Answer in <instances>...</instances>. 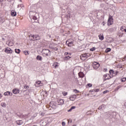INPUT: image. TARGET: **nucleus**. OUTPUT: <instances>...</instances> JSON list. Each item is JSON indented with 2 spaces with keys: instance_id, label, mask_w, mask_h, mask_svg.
Returning a JSON list of instances; mask_svg holds the SVG:
<instances>
[{
  "instance_id": "33",
  "label": "nucleus",
  "mask_w": 126,
  "mask_h": 126,
  "mask_svg": "<svg viewBox=\"0 0 126 126\" xmlns=\"http://www.w3.org/2000/svg\"><path fill=\"white\" fill-rule=\"evenodd\" d=\"M63 96H66V95H67V92H63Z\"/></svg>"
},
{
  "instance_id": "52",
  "label": "nucleus",
  "mask_w": 126,
  "mask_h": 126,
  "mask_svg": "<svg viewBox=\"0 0 126 126\" xmlns=\"http://www.w3.org/2000/svg\"><path fill=\"white\" fill-rule=\"evenodd\" d=\"M125 32H126V28L125 29L124 31Z\"/></svg>"
},
{
  "instance_id": "44",
  "label": "nucleus",
  "mask_w": 126,
  "mask_h": 126,
  "mask_svg": "<svg viewBox=\"0 0 126 126\" xmlns=\"http://www.w3.org/2000/svg\"><path fill=\"white\" fill-rule=\"evenodd\" d=\"M75 108H76V107H75V106H72V107H71V109L72 110H74V109H75Z\"/></svg>"
},
{
  "instance_id": "45",
  "label": "nucleus",
  "mask_w": 126,
  "mask_h": 126,
  "mask_svg": "<svg viewBox=\"0 0 126 126\" xmlns=\"http://www.w3.org/2000/svg\"><path fill=\"white\" fill-rule=\"evenodd\" d=\"M99 90L98 89L94 90V92H99Z\"/></svg>"
},
{
  "instance_id": "56",
  "label": "nucleus",
  "mask_w": 126,
  "mask_h": 126,
  "mask_svg": "<svg viewBox=\"0 0 126 126\" xmlns=\"http://www.w3.org/2000/svg\"><path fill=\"white\" fill-rule=\"evenodd\" d=\"M0 19H1V18L0 17Z\"/></svg>"
},
{
  "instance_id": "32",
  "label": "nucleus",
  "mask_w": 126,
  "mask_h": 126,
  "mask_svg": "<svg viewBox=\"0 0 126 126\" xmlns=\"http://www.w3.org/2000/svg\"><path fill=\"white\" fill-rule=\"evenodd\" d=\"M25 55L26 56H28V55H29V52H28V51H25Z\"/></svg>"
},
{
  "instance_id": "36",
  "label": "nucleus",
  "mask_w": 126,
  "mask_h": 126,
  "mask_svg": "<svg viewBox=\"0 0 126 126\" xmlns=\"http://www.w3.org/2000/svg\"><path fill=\"white\" fill-rule=\"evenodd\" d=\"M122 86H118L116 88V90L118 91L119 89H120V88H122Z\"/></svg>"
},
{
  "instance_id": "2",
  "label": "nucleus",
  "mask_w": 126,
  "mask_h": 126,
  "mask_svg": "<svg viewBox=\"0 0 126 126\" xmlns=\"http://www.w3.org/2000/svg\"><path fill=\"white\" fill-rule=\"evenodd\" d=\"M91 55L89 53H85L81 55V60L82 61H85L87 59H88L90 57Z\"/></svg>"
},
{
  "instance_id": "48",
  "label": "nucleus",
  "mask_w": 126,
  "mask_h": 126,
  "mask_svg": "<svg viewBox=\"0 0 126 126\" xmlns=\"http://www.w3.org/2000/svg\"><path fill=\"white\" fill-rule=\"evenodd\" d=\"M72 111V110L71 109H71H69L68 110V112H71Z\"/></svg>"
},
{
  "instance_id": "15",
  "label": "nucleus",
  "mask_w": 126,
  "mask_h": 126,
  "mask_svg": "<svg viewBox=\"0 0 126 126\" xmlns=\"http://www.w3.org/2000/svg\"><path fill=\"white\" fill-rule=\"evenodd\" d=\"M4 95L5 96H12V93L7 91L4 93Z\"/></svg>"
},
{
  "instance_id": "17",
  "label": "nucleus",
  "mask_w": 126,
  "mask_h": 126,
  "mask_svg": "<svg viewBox=\"0 0 126 126\" xmlns=\"http://www.w3.org/2000/svg\"><path fill=\"white\" fill-rule=\"evenodd\" d=\"M105 107L106 105H105V104H102V105L98 107V109L100 110V111H102L104 110V109H105Z\"/></svg>"
},
{
  "instance_id": "3",
  "label": "nucleus",
  "mask_w": 126,
  "mask_h": 126,
  "mask_svg": "<svg viewBox=\"0 0 126 126\" xmlns=\"http://www.w3.org/2000/svg\"><path fill=\"white\" fill-rule=\"evenodd\" d=\"M114 23V19L113 18V16L109 15L108 22H107V25L110 26V25H112Z\"/></svg>"
},
{
  "instance_id": "43",
  "label": "nucleus",
  "mask_w": 126,
  "mask_h": 126,
  "mask_svg": "<svg viewBox=\"0 0 126 126\" xmlns=\"http://www.w3.org/2000/svg\"><path fill=\"white\" fill-rule=\"evenodd\" d=\"M88 86H89V87H92V84H88Z\"/></svg>"
},
{
  "instance_id": "12",
  "label": "nucleus",
  "mask_w": 126,
  "mask_h": 126,
  "mask_svg": "<svg viewBox=\"0 0 126 126\" xmlns=\"http://www.w3.org/2000/svg\"><path fill=\"white\" fill-rule=\"evenodd\" d=\"M57 103L58 105H63V104H64V101H63V99H58L57 100Z\"/></svg>"
},
{
  "instance_id": "31",
  "label": "nucleus",
  "mask_w": 126,
  "mask_h": 126,
  "mask_svg": "<svg viewBox=\"0 0 126 126\" xmlns=\"http://www.w3.org/2000/svg\"><path fill=\"white\" fill-rule=\"evenodd\" d=\"M65 56H71V53H68V52H65L64 53Z\"/></svg>"
},
{
  "instance_id": "20",
  "label": "nucleus",
  "mask_w": 126,
  "mask_h": 126,
  "mask_svg": "<svg viewBox=\"0 0 126 126\" xmlns=\"http://www.w3.org/2000/svg\"><path fill=\"white\" fill-rule=\"evenodd\" d=\"M98 37L99 38V40H101V41H103V40H104V36H103V34H99Z\"/></svg>"
},
{
  "instance_id": "4",
  "label": "nucleus",
  "mask_w": 126,
  "mask_h": 126,
  "mask_svg": "<svg viewBox=\"0 0 126 126\" xmlns=\"http://www.w3.org/2000/svg\"><path fill=\"white\" fill-rule=\"evenodd\" d=\"M74 41L72 39H69L67 40L66 44L68 47H72L73 46Z\"/></svg>"
},
{
  "instance_id": "22",
  "label": "nucleus",
  "mask_w": 126,
  "mask_h": 126,
  "mask_svg": "<svg viewBox=\"0 0 126 126\" xmlns=\"http://www.w3.org/2000/svg\"><path fill=\"white\" fill-rule=\"evenodd\" d=\"M109 73H110L111 75H112L111 77H113V75H114V74H115V71L114 70L111 69L109 71Z\"/></svg>"
},
{
  "instance_id": "9",
  "label": "nucleus",
  "mask_w": 126,
  "mask_h": 126,
  "mask_svg": "<svg viewBox=\"0 0 126 126\" xmlns=\"http://www.w3.org/2000/svg\"><path fill=\"white\" fill-rule=\"evenodd\" d=\"M99 66H100V64L98 63L94 62L93 64V67L95 69L99 68Z\"/></svg>"
},
{
  "instance_id": "26",
  "label": "nucleus",
  "mask_w": 126,
  "mask_h": 126,
  "mask_svg": "<svg viewBox=\"0 0 126 126\" xmlns=\"http://www.w3.org/2000/svg\"><path fill=\"white\" fill-rule=\"evenodd\" d=\"M15 53H16V54H20V49H16L15 50Z\"/></svg>"
},
{
  "instance_id": "23",
  "label": "nucleus",
  "mask_w": 126,
  "mask_h": 126,
  "mask_svg": "<svg viewBox=\"0 0 126 126\" xmlns=\"http://www.w3.org/2000/svg\"><path fill=\"white\" fill-rule=\"evenodd\" d=\"M11 14L12 16H16V12L14 11H11Z\"/></svg>"
},
{
  "instance_id": "50",
  "label": "nucleus",
  "mask_w": 126,
  "mask_h": 126,
  "mask_svg": "<svg viewBox=\"0 0 126 126\" xmlns=\"http://www.w3.org/2000/svg\"><path fill=\"white\" fill-rule=\"evenodd\" d=\"M2 1H3V0H0V3H1V2H2Z\"/></svg>"
},
{
  "instance_id": "46",
  "label": "nucleus",
  "mask_w": 126,
  "mask_h": 126,
  "mask_svg": "<svg viewBox=\"0 0 126 126\" xmlns=\"http://www.w3.org/2000/svg\"><path fill=\"white\" fill-rule=\"evenodd\" d=\"M90 92H91V93L95 92V90H91L90 91Z\"/></svg>"
},
{
  "instance_id": "40",
  "label": "nucleus",
  "mask_w": 126,
  "mask_h": 126,
  "mask_svg": "<svg viewBox=\"0 0 126 126\" xmlns=\"http://www.w3.org/2000/svg\"><path fill=\"white\" fill-rule=\"evenodd\" d=\"M62 125L63 126H65V122H62Z\"/></svg>"
},
{
  "instance_id": "10",
  "label": "nucleus",
  "mask_w": 126,
  "mask_h": 126,
  "mask_svg": "<svg viewBox=\"0 0 126 126\" xmlns=\"http://www.w3.org/2000/svg\"><path fill=\"white\" fill-rule=\"evenodd\" d=\"M35 86L36 87H40V86H43V83H41V81H38L35 82Z\"/></svg>"
},
{
  "instance_id": "28",
  "label": "nucleus",
  "mask_w": 126,
  "mask_h": 126,
  "mask_svg": "<svg viewBox=\"0 0 126 126\" xmlns=\"http://www.w3.org/2000/svg\"><path fill=\"white\" fill-rule=\"evenodd\" d=\"M109 52H111V49L110 48H107L105 50V53H109Z\"/></svg>"
},
{
  "instance_id": "38",
  "label": "nucleus",
  "mask_w": 126,
  "mask_h": 126,
  "mask_svg": "<svg viewBox=\"0 0 126 126\" xmlns=\"http://www.w3.org/2000/svg\"><path fill=\"white\" fill-rule=\"evenodd\" d=\"M74 92H75V93H79V91L77 90H74Z\"/></svg>"
},
{
  "instance_id": "54",
  "label": "nucleus",
  "mask_w": 126,
  "mask_h": 126,
  "mask_svg": "<svg viewBox=\"0 0 126 126\" xmlns=\"http://www.w3.org/2000/svg\"><path fill=\"white\" fill-rule=\"evenodd\" d=\"M36 116H37V114H35L34 115V116L36 117Z\"/></svg>"
},
{
  "instance_id": "21",
  "label": "nucleus",
  "mask_w": 126,
  "mask_h": 126,
  "mask_svg": "<svg viewBox=\"0 0 126 126\" xmlns=\"http://www.w3.org/2000/svg\"><path fill=\"white\" fill-rule=\"evenodd\" d=\"M36 60L37 61H42V60H43V58L41 57V56H39V55H38L37 57H36Z\"/></svg>"
},
{
  "instance_id": "16",
  "label": "nucleus",
  "mask_w": 126,
  "mask_h": 126,
  "mask_svg": "<svg viewBox=\"0 0 126 126\" xmlns=\"http://www.w3.org/2000/svg\"><path fill=\"white\" fill-rule=\"evenodd\" d=\"M32 37L34 40H40V36L38 35H33Z\"/></svg>"
},
{
  "instance_id": "39",
  "label": "nucleus",
  "mask_w": 126,
  "mask_h": 126,
  "mask_svg": "<svg viewBox=\"0 0 126 126\" xmlns=\"http://www.w3.org/2000/svg\"><path fill=\"white\" fill-rule=\"evenodd\" d=\"M24 88H25V89H29V86H24Z\"/></svg>"
},
{
  "instance_id": "25",
  "label": "nucleus",
  "mask_w": 126,
  "mask_h": 126,
  "mask_svg": "<svg viewBox=\"0 0 126 126\" xmlns=\"http://www.w3.org/2000/svg\"><path fill=\"white\" fill-rule=\"evenodd\" d=\"M53 67L57 68L58 67V63H54L53 64Z\"/></svg>"
},
{
  "instance_id": "1",
  "label": "nucleus",
  "mask_w": 126,
  "mask_h": 126,
  "mask_svg": "<svg viewBox=\"0 0 126 126\" xmlns=\"http://www.w3.org/2000/svg\"><path fill=\"white\" fill-rule=\"evenodd\" d=\"M29 16L31 19L38 20V18H39V14L36 12L30 11L29 13Z\"/></svg>"
},
{
  "instance_id": "34",
  "label": "nucleus",
  "mask_w": 126,
  "mask_h": 126,
  "mask_svg": "<svg viewBox=\"0 0 126 126\" xmlns=\"http://www.w3.org/2000/svg\"><path fill=\"white\" fill-rule=\"evenodd\" d=\"M95 49L96 48L95 47H93L92 48L90 49V51H91L92 52H93V51H95Z\"/></svg>"
},
{
  "instance_id": "5",
  "label": "nucleus",
  "mask_w": 126,
  "mask_h": 126,
  "mask_svg": "<svg viewBox=\"0 0 126 126\" xmlns=\"http://www.w3.org/2000/svg\"><path fill=\"white\" fill-rule=\"evenodd\" d=\"M49 48L50 49H52V50H54V51H58V48H57V44L54 43H51L49 45Z\"/></svg>"
},
{
  "instance_id": "42",
  "label": "nucleus",
  "mask_w": 126,
  "mask_h": 126,
  "mask_svg": "<svg viewBox=\"0 0 126 126\" xmlns=\"http://www.w3.org/2000/svg\"><path fill=\"white\" fill-rule=\"evenodd\" d=\"M109 92V91H105L103 92V94H106V93H108Z\"/></svg>"
},
{
  "instance_id": "11",
  "label": "nucleus",
  "mask_w": 126,
  "mask_h": 126,
  "mask_svg": "<svg viewBox=\"0 0 126 126\" xmlns=\"http://www.w3.org/2000/svg\"><path fill=\"white\" fill-rule=\"evenodd\" d=\"M5 53H6V54H11L12 53V50L9 47H7L5 48Z\"/></svg>"
},
{
  "instance_id": "27",
  "label": "nucleus",
  "mask_w": 126,
  "mask_h": 126,
  "mask_svg": "<svg viewBox=\"0 0 126 126\" xmlns=\"http://www.w3.org/2000/svg\"><path fill=\"white\" fill-rule=\"evenodd\" d=\"M1 105L4 108H5L6 107V104L5 103L3 102L1 104Z\"/></svg>"
},
{
  "instance_id": "47",
  "label": "nucleus",
  "mask_w": 126,
  "mask_h": 126,
  "mask_svg": "<svg viewBox=\"0 0 126 126\" xmlns=\"http://www.w3.org/2000/svg\"><path fill=\"white\" fill-rule=\"evenodd\" d=\"M105 22H103L102 23V25H103V26H104V25H105Z\"/></svg>"
},
{
  "instance_id": "30",
  "label": "nucleus",
  "mask_w": 126,
  "mask_h": 126,
  "mask_svg": "<svg viewBox=\"0 0 126 126\" xmlns=\"http://www.w3.org/2000/svg\"><path fill=\"white\" fill-rule=\"evenodd\" d=\"M77 84L78 85H82V83L81 82H79L78 80L77 81Z\"/></svg>"
},
{
  "instance_id": "6",
  "label": "nucleus",
  "mask_w": 126,
  "mask_h": 126,
  "mask_svg": "<svg viewBox=\"0 0 126 126\" xmlns=\"http://www.w3.org/2000/svg\"><path fill=\"white\" fill-rule=\"evenodd\" d=\"M112 78V76L109 75V74H106L103 75V81H106V80H109Z\"/></svg>"
},
{
  "instance_id": "14",
  "label": "nucleus",
  "mask_w": 126,
  "mask_h": 126,
  "mask_svg": "<svg viewBox=\"0 0 126 126\" xmlns=\"http://www.w3.org/2000/svg\"><path fill=\"white\" fill-rule=\"evenodd\" d=\"M20 91L18 89H14L12 90V93H13V94H18Z\"/></svg>"
},
{
  "instance_id": "18",
  "label": "nucleus",
  "mask_w": 126,
  "mask_h": 126,
  "mask_svg": "<svg viewBox=\"0 0 126 126\" xmlns=\"http://www.w3.org/2000/svg\"><path fill=\"white\" fill-rule=\"evenodd\" d=\"M78 75L81 78H83V77H84V73L82 72H79Z\"/></svg>"
},
{
  "instance_id": "7",
  "label": "nucleus",
  "mask_w": 126,
  "mask_h": 126,
  "mask_svg": "<svg viewBox=\"0 0 126 126\" xmlns=\"http://www.w3.org/2000/svg\"><path fill=\"white\" fill-rule=\"evenodd\" d=\"M42 53L45 56H49L50 55V50L49 49H43Z\"/></svg>"
},
{
  "instance_id": "35",
  "label": "nucleus",
  "mask_w": 126,
  "mask_h": 126,
  "mask_svg": "<svg viewBox=\"0 0 126 126\" xmlns=\"http://www.w3.org/2000/svg\"><path fill=\"white\" fill-rule=\"evenodd\" d=\"M118 71H116L115 73L114 72V74H113V76H117L118 75Z\"/></svg>"
},
{
  "instance_id": "37",
  "label": "nucleus",
  "mask_w": 126,
  "mask_h": 126,
  "mask_svg": "<svg viewBox=\"0 0 126 126\" xmlns=\"http://www.w3.org/2000/svg\"><path fill=\"white\" fill-rule=\"evenodd\" d=\"M67 121H68V124H69V122L71 123H72V120L71 119L67 120Z\"/></svg>"
},
{
  "instance_id": "53",
  "label": "nucleus",
  "mask_w": 126,
  "mask_h": 126,
  "mask_svg": "<svg viewBox=\"0 0 126 126\" xmlns=\"http://www.w3.org/2000/svg\"><path fill=\"white\" fill-rule=\"evenodd\" d=\"M43 114L42 113H41V116H43Z\"/></svg>"
},
{
  "instance_id": "41",
  "label": "nucleus",
  "mask_w": 126,
  "mask_h": 126,
  "mask_svg": "<svg viewBox=\"0 0 126 126\" xmlns=\"http://www.w3.org/2000/svg\"><path fill=\"white\" fill-rule=\"evenodd\" d=\"M122 82H125V81H126V77L124 78L122 80Z\"/></svg>"
},
{
  "instance_id": "13",
  "label": "nucleus",
  "mask_w": 126,
  "mask_h": 126,
  "mask_svg": "<svg viewBox=\"0 0 126 126\" xmlns=\"http://www.w3.org/2000/svg\"><path fill=\"white\" fill-rule=\"evenodd\" d=\"M76 99V95H72L69 97L70 101H74Z\"/></svg>"
},
{
  "instance_id": "19",
  "label": "nucleus",
  "mask_w": 126,
  "mask_h": 126,
  "mask_svg": "<svg viewBox=\"0 0 126 126\" xmlns=\"http://www.w3.org/2000/svg\"><path fill=\"white\" fill-rule=\"evenodd\" d=\"M70 55H68V56H66L65 57H64L63 60L64 61H67V60H69V59H71V57H70V56H69Z\"/></svg>"
},
{
  "instance_id": "51",
  "label": "nucleus",
  "mask_w": 126,
  "mask_h": 126,
  "mask_svg": "<svg viewBox=\"0 0 126 126\" xmlns=\"http://www.w3.org/2000/svg\"><path fill=\"white\" fill-rule=\"evenodd\" d=\"M8 1H9V2H10L11 1H12V0H7Z\"/></svg>"
},
{
  "instance_id": "49",
  "label": "nucleus",
  "mask_w": 126,
  "mask_h": 126,
  "mask_svg": "<svg viewBox=\"0 0 126 126\" xmlns=\"http://www.w3.org/2000/svg\"><path fill=\"white\" fill-rule=\"evenodd\" d=\"M2 97V95L1 94H0V98H1Z\"/></svg>"
},
{
  "instance_id": "8",
  "label": "nucleus",
  "mask_w": 126,
  "mask_h": 126,
  "mask_svg": "<svg viewBox=\"0 0 126 126\" xmlns=\"http://www.w3.org/2000/svg\"><path fill=\"white\" fill-rule=\"evenodd\" d=\"M108 118L109 119H113V118H115V115H116L115 112H108Z\"/></svg>"
},
{
  "instance_id": "24",
  "label": "nucleus",
  "mask_w": 126,
  "mask_h": 126,
  "mask_svg": "<svg viewBox=\"0 0 126 126\" xmlns=\"http://www.w3.org/2000/svg\"><path fill=\"white\" fill-rule=\"evenodd\" d=\"M17 124L19 126H21V125H23V122H22V121L20 120V121L17 122Z\"/></svg>"
},
{
  "instance_id": "29",
  "label": "nucleus",
  "mask_w": 126,
  "mask_h": 126,
  "mask_svg": "<svg viewBox=\"0 0 126 126\" xmlns=\"http://www.w3.org/2000/svg\"><path fill=\"white\" fill-rule=\"evenodd\" d=\"M125 28H126V26H122L121 28V30L122 31H124Z\"/></svg>"
},
{
  "instance_id": "55",
  "label": "nucleus",
  "mask_w": 126,
  "mask_h": 126,
  "mask_svg": "<svg viewBox=\"0 0 126 126\" xmlns=\"http://www.w3.org/2000/svg\"><path fill=\"white\" fill-rule=\"evenodd\" d=\"M0 49H1V47H0Z\"/></svg>"
}]
</instances>
